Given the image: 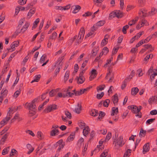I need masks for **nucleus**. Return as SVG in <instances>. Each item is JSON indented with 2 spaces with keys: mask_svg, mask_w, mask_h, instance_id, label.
I'll use <instances>...</instances> for the list:
<instances>
[{
  "mask_svg": "<svg viewBox=\"0 0 157 157\" xmlns=\"http://www.w3.org/2000/svg\"><path fill=\"white\" fill-rule=\"evenodd\" d=\"M37 99H35L32 101L30 103H26L25 105L27 104V108L29 110V114L30 116L34 115L36 113V106L35 102L37 101Z\"/></svg>",
  "mask_w": 157,
  "mask_h": 157,
  "instance_id": "1",
  "label": "nucleus"
},
{
  "mask_svg": "<svg viewBox=\"0 0 157 157\" xmlns=\"http://www.w3.org/2000/svg\"><path fill=\"white\" fill-rule=\"evenodd\" d=\"M63 57L64 56H63L61 58H59L58 59L57 62L54 66V67H57L55 71L56 76L59 73L60 69L62 68V63H61V62L63 59Z\"/></svg>",
  "mask_w": 157,
  "mask_h": 157,
  "instance_id": "2",
  "label": "nucleus"
},
{
  "mask_svg": "<svg viewBox=\"0 0 157 157\" xmlns=\"http://www.w3.org/2000/svg\"><path fill=\"white\" fill-rule=\"evenodd\" d=\"M128 109L131 110L132 112L134 113H136V116L141 118L142 117V113L141 112H139L138 107L136 105H132L128 107Z\"/></svg>",
  "mask_w": 157,
  "mask_h": 157,
  "instance_id": "3",
  "label": "nucleus"
},
{
  "mask_svg": "<svg viewBox=\"0 0 157 157\" xmlns=\"http://www.w3.org/2000/svg\"><path fill=\"white\" fill-rule=\"evenodd\" d=\"M65 145L64 143L63 142V140L61 139L58 141L54 145L55 148L58 147L57 149L58 151H59L61 149L63 148Z\"/></svg>",
  "mask_w": 157,
  "mask_h": 157,
  "instance_id": "4",
  "label": "nucleus"
},
{
  "mask_svg": "<svg viewBox=\"0 0 157 157\" xmlns=\"http://www.w3.org/2000/svg\"><path fill=\"white\" fill-rule=\"evenodd\" d=\"M57 105L56 104L51 105L47 106L44 110V112L48 113L51 112L52 111L56 109H57Z\"/></svg>",
  "mask_w": 157,
  "mask_h": 157,
  "instance_id": "5",
  "label": "nucleus"
},
{
  "mask_svg": "<svg viewBox=\"0 0 157 157\" xmlns=\"http://www.w3.org/2000/svg\"><path fill=\"white\" fill-rule=\"evenodd\" d=\"M116 142L115 145L116 146V144L118 145L119 147H122L124 144L123 142V137L122 136H120L117 139H115L113 141V143Z\"/></svg>",
  "mask_w": 157,
  "mask_h": 157,
  "instance_id": "6",
  "label": "nucleus"
},
{
  "mask_svg": "<svg viewBox=\"0 0 157 157\" xmlns=\"http://www.w3.org/2000/svg\"><path fill=\"white\" fill-rule=\"evenodd\" d=\"M122 16L123 15L122 13L119 11L113 12V13H111L109 14L110 17H117L118 18H121Z\"/></svg>",
  "mask_w": 157,
  "mask_h": 157,
  "instance_id": "7",
  "label": "nucleus"
},
{
  "mask_svg": "<svg viewBox=\"0 0 157 157\" xmlns=\"http://www.w3.org/2000/svg\"><path fill=\"white\" fill-rule=\"evenodd\" d=\"M29 25V24L28 22H26L25 25L23 26L22 28L20 30L19 29H17L15 32V33H17L16 35H18V34L20 33L21 32L24 33L25 31L27 28L28 27Z\"/></svg>",
  "mask_w": 157,
  "mask_h": 157,
  "instance_id": "8",
  "label": "nucleus"
},
{
  "mask_svg": "<svg viewBox=\"0 0 157 157\" xmlns=\"http://www.w3.org/2000/svg\"><path fill=\"white\" fill-rule=\"evenodd\" d=\"M150 149L149 144L148 143L145 144L143 147V153L145 154L146 152L149 151Z\"/></svg>",
  "mask_w": 157,
  "mask_h": 157,
  "instance_id": "9",
  "label": "nucleus"
},
{
  "mask_svg": "<svg viewBox=\"0 0 157 157\" xmlns=\"http://www.w3.org/2000/svg\"><path fill=\"white\" fill-rule=\"evenodd\" d=\"M90 129L88 126H87L84 128L83 130V135L85 136H86L89 133Z\"/></svg>",
  "mask_w": 157,
  "mask_h": 157,
  "instance_id": "10",
  "label": "nucleus"
},
{
  "mask_svg": "<svg viewBox=\"0 0 157 157\" xmlns=\"http://www.w3.org/2000/svg\"><path fill=\"white\" fill-rule=\"evenodd\" d=\"M98 50L99 49L98 47H94L93 48L92 51L91 53V55L93 56H95L97 54L98 52Z\"/></svg>",
  "mask_w": 157,
  "mask_h": 157,
  "instance_id": "11",
  "label": "nucleus"
},
{
  "mask_svg": "<svg viewBox=\"0 0 157 157\" xmlns=\"http://www.w3.org/2000/svg\"><path fill=\"white\" fill-rule=\"evenodd\" d=\"M75 132H72L71 134L67 139V141L70 142H71V141H72L75 138Z\"/></svg>",
  "mask_w": 157,
  "mask_h": 157,
  "instance_id": "12",
  "label": "nucleus"
},
{
  "mask_svg": "<svg viewBox=\"0 0 157 157\" xmlns=\"http://www.w3.org/2000/svg\"><path fill=\"white\" fill-rule=\"evenodd\" d=\"M75 79L77 81V83L78 84L82 83L85 80V78L84 77L79 78L78 77V76L76 77Z\"/></svg>",
  "mask_w": 157,
  "mask_h": 157,
  "instance_id": "13",
  "label": "nucleus"
},
{
  "mask_svg": "<svg viewBox=\"0 0 157 157\" xmlns=\"http://www.w3.org/2000/svg\"><path fill=\"white\" fill-rule=\"evenodd\" d=\"M81 105H80L79 103H78L77 106L75 108V110H74V111L76 113L78 114H79L80 113L81 111Z\"/></svg>",
  "mask_w": 157,
  "mask_h": 157,
  "instance_id": "14",
  "label": "nucleus"
},
{
  "mask_svg": "<svg viewBox=\"0 0 157 157\" xmlns=\"http://www.w3.org/2000/svg\"><path fill=\"white\" fill-rule=\"evenodd\" d=\"M59 131L58 129H52L50 132V135L55 136L58 134Z\"/></svg>",
  "mask_w": 157,
  "mask_h": 157,
  "instance_id": "15",
  "label": "nucleus"
},
{
  "mask_svg": "<svg viewBox=\"0 0 157 157\" xmlns=\"http://www.w3.org/2000/svg\"><path fill=\"white\" fill-rule=\"evenodd\" d=\"M35 9L34 8L30 10L28 13L27 17L29 18H30L32 15L35 13Z\"/></svg>",
  "mask_w": 157,
  "mask_h": 157,
  "instance_id": "16",
  "label": "nucleus"
},
{
  "mask_svg": "<svg viewBox=\"0 0 157 157\" xmlns=\"http://www.w3.org/2000/svg\"><path fill=\"white\" fill-rule=\"evenodd\" d=\"M112 100L114 104L115 105L116 104H117L118 101V95L117 94H115L113 95Z\"/></svg>",
  "mask_w": 157,
  "mask_h": 157,
  "instance_id": "17",
  "label": "nucleus"
},
{
  "mask_svg": "<svg viewBox=\"0 0 157 157\" xmlns=\"http://www.w3.org/2000/svg\"><path fill=\"white\" fill-rule=\"evenodd\" d=\"M77 39V41L78 44H79L81 43L82 42V41L83 39L82 38V37L79 36V38L78 37V36H74L73 41H74L75 40Z\"/></svg>",
  "mask_w": 157,
  "mask_h": 157,
  "instance_id": "18",
  "label": "nucleus"
},
{
  "mask_svg": "<svg viewBox=\"0 0 157 157\" xmlns=\"http://www.w3.org/2000/svg\"><path fill=\"white\" fill-rule=\"evenodd\" d=\"M146 131L145 130H144L143 128H141L139 135V136L140 137H144L146 135Z\"/></svg>",
  "mask_w": 157,
  "mask_h": 157,
  "instance_id": "19",
  "label": "nucleus"
},
{
  "mask_svg": "<svg viewBox=\"0 0 157 157\" xmlns=\"http://www.w3.org/2000/svg\"><path fill=\"white\" fill-rule=\"evenodd\" d=\"M85 34V30L83 27H82L80 29V31L79 32V35L78 37H79V36H82V38H83L84 35Z\"/></svg>",
  "mask_w": 157,
  "mask_h": 157,
  "instance_id": "20",
  "label": "nucleus"
},
{
  "mask_svg": "<svg viewBox=\"0 0 157 157\" xmlns=\"http://www.w3.org/2000/svg\"><path fill=\"white\" fill-rule=\"evenodd\" d=\"M8 134H5L3 137L0 140V144H3L6 140L7 139Z\"/></svg>",
  "mask_w": 157,
  "mask_h": 157,
  "instance_id": "21",
  "label": "nucleus"
},
{
  "mask_svg": "<svg viewBox=\"0 0 157 157\" xmlns=\"http://www.w3.org/2000/svg\"><path fill=\"white\" fill-rule=\"evenodd\" d=\"M139 89L137 87L132 88L131 90V94L132 95H136L138 92Z\"/></svg>",
  "mask_w": 157,
  "mask_h": 157,
  "instance_id": "22",
  "label": "nucleus"
},
{
  "mask_svg": "<svg viewBox=\"0 0 157 157\" xmlns=\"http://www.w3.org/2000/svg\"><path fill=\"white\" fill-rule=\"evenodd\" d=\"M118 112V108L117 107L115 108L113 107L112 108V113L111 114V116H114L115 114H117Z\"/></svg>",
  "mask_w": 157,
  "mask_h": 157,
  "instance_id": "23",
  "label": "nucleus"
},
{
  "mask_svg": "<svg viewBox=\"0 0 157 157\" xmlns=\"http://www.w3.org/2000/svg\"><path fill=\"white\" fill-rule=\"evenodd\" d=\"M81 9V7L79 5H76L75 6V8L72 11V13H77Z\"/></svg>",
  "mask_w": 157,
  "mask_h": 157,
  "instance_id": "24",
  "label": "nucleus"
},
{
  "mask_svg": "<svg viewBox=\"0 0 157 157\" xmlns=\"http://www.w3.org/2000/svg\"><path fill=\"white\" fill-rule=\"evenodd\" d=\"M139 13L140 15H141L142 14V16H140V17H141L142 18H144L147 15V11L146 10H143L141 11Z\"/></svg>",
  "mask_w": 157,
  "mask_h": 157,
  "instance_id": "25",
  "label": "nucleus"
},
{
  "mask_svg": "<svg viewBox=\"0 0 157 157\" xmlns=\"http://www.w3.org/2000/svg\"><path fill=\"white\" fill-rule=\"evenodd\" d=\"M157 101V96L152 97L149 99L148 102L150 104L152 102H155Z\"/></svg>",
  "mask_w": 157,
  "mask_h": 157,
  "instance_id": "26",
  "label": "nucleus"
},
{
  "mask_svg": "<svg viewBox=\"0 0 157 157\" xmlns=\"http://www.w3.org/2000/svg\"><path fill=\"white\" fill-rule=\"evenodd\" d=\"M98 111L96 109H93L90 112V115L92 116L95 117L98 115Z\"/></svg>",
  "mask_w": 157,
  "mask_h": 157,
  "instance_id": "27",
  "label": "nucleus"
},
{
  "mask_svg": "<svg viewBox=\"0 0 157 157\" xmlns=\"http://www.w3.org/2000/svg\"><path fill=\"white\" fill-rule=\"evenodd\" d=\"M105 23L104 21H100L97 22L95 25L96 27H99L103 26Z\"/></svg>",
  "mask_w": 157,
  "mask_h": 157,
  "instance_id": "28",
  "label": "nucleus"
},
{
  "mask_svg": "<svg viewBox=\"0 0 157 157\" xmlns=\"http://www.w3.org/2000/svg\"><path fill=\"white\" fill-rule=\"evenodd\" d=\"M41 77V76L40 75H37L35 76V78L33 80H32L31 83H32L34 82H38L40 78Z\"/></svg>",
  "mask_w": 157,
  "mask_h": 157,
  "instance_id": "29",
  "label": "nucleus"
},
{
  "mask_svg": "<svg viewBox=\"0 0 157 157\" xmlns=\"http://www.w3.org/2000/svg\"><path fill=\"white\" fill-rule=\"evenodd\" d=\"M37 136L40 139H42L44 137V135L43 133L40 131H38L37 133Z\"/></svg>",
  "mask_w": 157,
  "mask_h": 157,
  "instance_id": "30",
  "label": "nucleus"
},
{
  "mask_svg": "<svg viewBox=\"0 0 157 157\" xmlns=\"http://www.w3.org/2000/svg\"><path fill=\"white\" fill-rule=\"evenodd\" d=\"M10 149V147H8L7 148H5L3 150L2 152V155H5L7 154L8 152L9 151Z\"/></svg>",
  "mask_w": 157,
  "mask_h": 157,
  "instance_id": "31",
  "label": "nucleus"
},
{
  "mask_svg": "<svg viewBox=\"0 0 157 157\" xmlns=\"http://www.w3.org/2000/svg\"><path fill=\"white\" fill-rule=\"evenodd\" d=\"M17 151L15 149H12L11 150V153L10 155V157L13 156L15 155H17Z\"/></svg>",
  "mask_w": 157,
  "mask_h": 157,
  "instance_id": "32",
  "label": "nucleus"
},
{
  "mask_svg": "<svg viewBox=\"0 0 157 157\" xmlns=\"http://www.w3.org/2000/svg\"><path fill=\"white\" fill-rule=\"evenodd\" d=\"M157 12V11L155 8H152L151 11L149 12V15L151 16L154 15Z\"/></svg>",
  "mask_w": 157,
  "mask_h": 157,
  "instance_id": "33",
  "label": "nucleus"
},
{
  "mask_svg": "<svg viewBox=\"0 0 157 157\" xmlns=\"http://www.w3.org/2000/svg\"><path fill=\"white\" fill-rule=\"evenodd\" d=\"M58 91V89L52 90L49 92V95L51 97H52L54 95V94L56 93Z\"/></svg>",
  "mask_w": 157,
  "mask_h": 157,
  "instance_id": "34",
  "label": "nucleus"
},
{
  "mask_svg": "<svg viewBox=\"0 0 157 157\" xmlns=\"http://www.w3.org/2000/svg\"><path fill=\"white\" fill-rule=\"evenodd\" d=\"M21 93V90L20 88L18 90L16 91L14 93L13 95V97L16 98H17L18 95L20 94Z\"/></svg>",
  "mask_w": 157,
  "mask_h": 157,
  "instance_id": "35",
  "label": "nucleus"
},
{
  "mask_svg": "<svg viewBox=\"0 0 157 157\" xmlns=\"http://www.w3.org/2000/svg\"><path fill=\"white\" fill-rule=\"evenodd\" d=\"M3 90V89H2L1 92V96L5 97L7 95L8 91L6 89L4 90Z\"/></svg>",
  "mask_w": 157,
  "mask_h": 157,
  "instance_id": "36",
  "label": "nucleus"
},
{
  "mask_svg": "<svg viewBox=\"0 0 157 157\" xmlns=\"http://www.w3.org/2000/svg\"><path fill=\"white\" fill-rule=\"evenodd\" d=\"M105 113L103 112L100 111L99 114L98 119L99 120L101 119L105 115Z\"/></svg>",
  "mask_w": 157,
  "mask_h": 157,
  "instance_id": "37",
  "label": "nucleus"
},
{
  "mask_svg": "<svg viewBox=\"0 0 157 157\" xmlns=\"http://www.w3.org/2000/svg\"><path fill=\"white\" fill-rule=\"evenodd\" d=\"M110 101L109 99H106L103 103V105L104 106L107 107L108 106Z\"/></svg>",
  "mask_w": 157,
  "mask_h": 157,
  "instance_id": "38",
  "label": "nucleus"
},
{
  "mask_svg": "<svg viewBox=\"0 0 157 157\" xmlns=\"http://www.w3.org/2000/svg\"><path fill=\"white\" fill-rule=\"evenodd\" d=\"M69 75V72L67 71L65 74L64 78V80L66 82L68 79Z\"/></svg>",
  "mask_w": 157,
  "mask_h": 157,
  "instance_id": "39",
  "label": "nucleus"
},
{
  "mask_svg": "<svg viewBox=\"0 0 157 157\" xmlns=\"http://www.w3.org/2000/svg\"><path fill=\"white\" fill-rule=\"evenodd\" d=\"M129 28V26L128 25H126L124 26L122 29V32L124 34H125L127 33L126 30Z\"/></svg>",
  "mask_w": 157,
  "mask_h": 157,
  "instance_id": "40",
  "label": "nucleus"
},
{
  "mask_svg": "<svg viewBox=\"0 0 157 157\" xmlns=\"http://www.w3.org/2000/svg\"><path fill=\"white\" fill-rule=\"evenodd\" d=\"M65 114L67 116V117L70 119L71 118V113L68 111H66L65 112Z\"/></svg>",
  "mask_w": 157,
  "mask_h": 157,
  "instance_id": "41",
  "label": "nucleus"
},
{
  "mask_svg": "<svg viewBox=\"0 0 157 157\" xmlns=\"http://www.w3.org/2000/svg\"><path fill=\"white\" fill-rule=\"evenodd\" d=\"M105 87V85H102L99 86L97 88V91L98 92L99 90H104V88Z\"/></svg>",
  "mask_w": 157,
  "mask_h": 157,
  "instance_id": "42",
  "label": "nucleus"
},
{
  "mask_svg": "<svg viewBox=\"0 0 157 157\" xmlns=\"http://www.w3.org/2000/svg\"><path fill=\"white\" fill-rule=\"evenodd\" d=\"M109 49L107 47H105L102 50V52L104 55H106L109 52Z\"/></svg>",
  "mask_w": 157,
  "mask_h": 157,
  "instance_id": "43",
  "label": "nucleus"
},
{
  "mask_svg": "<svg viewBox=\"0 0 157 157\" xmlns=\"http://www.w3.org/2000/svg\"><path fill=\"white\" fill-rule=\"evenodd\" d=\"M10 47H11V48H10V49H8L7 50H8V52H13L14 51L15 49V46H14V45L13 44V43H12L11 45H10Z\"/></svg>",
  "mask_w": 157,
  "mask_h": 157,
  "instance_id": "44",
  "label": "nucleus"
},
{
  "mask_svg": "<svg viewBox=\"0 0 157 157\" xmlns=\"http://www.w3.org/2000/svg\"><path fill=\"white\" fill-rule=\"evenodd\" d=\"M127 79H125L124 81L121 86V88L122 90H123L125 87L126 85V82H127Z\"/></svg>",
  "mask_w": 157,
  "mask_h": 157,
  "instance_id": "45",
  "label": "nucleus"
},
{
  "mask_svg": "<svg viewBox=\"0 0 157 157\" xmlns=\"http://www.w3.org/2000/svg\"><path fill=\"white\" fill-rule=\"evenodd\" d=\"M131 152V150L130 149H128L127 151L125 153L124 155L126 157H129L130 156L129 154Z\"/></svg>",
  "mask_w": 157,
  "mask_h": 157,
  "instance_id": "46",
  "label": "nucleus"
},
{
  "mask_svg": "<svg viewBox=\"0 0 157 157\" xmlns=\"http://www.w3.org/2000/svg\"><path fill=\"white\" fill-rule=\"evenodd\" d=\"M46 57V55H44L41 57L40 61L41 63H43V62H44Z\"/></svg>",
  "mask_w": 157,
  "mask_h": 157,
  "instance_id": "47",
  "label": "nucleus"
},
{
  "mask_svg": "<svg viewBox=\"0 0 157 157\" xmlns=\"http://www.w3.org/2000/svg\"><path fill=\"white\" fill-rule=\"evenodd\" d=\"M82 89L80 90H79L78 91H77L76 92H75V96H78L81 95L82 93Z\"/></svg>",
  "mask_w": 157,
  "mask_h": 157,
  "instance_id": "48",
  "label": "nucleus"
},
{
  "mask_svg": "<svg viewBox=\"0 0 157 157\" xmlns=\"http://www.w3.org/2000/svg\"><path fill=\"white\" fill-rule=\"evenodd\" d=\"M112 136L111 133L110 132L108 133L106 136L105 140L106 141H108L111 138Z\"/></svg>",
  "mask_w": 157,
  "mask_h": 157,
  "instance_id": "49",
  "label": "nucleus"
},
{
  "mask_svg": "<svg viewBox=\"0 0 157 157\" xmlns=\"http://www.w3.org/2000/svg\"><path fill=\"white\" fill-rule=\"evenodd\" d=\"M33 5H34V3H30L29 4L25 7L26 10H28L29 8L32 7Z\"/></svg>",
  "mask_w": 157,
  "mask_h": 157,
  "instance_id": "50",
  "label": "nucleus"
},
{
  "mask_svg": "<svg viewBox=\"0 0 157 157\" xmlns=\"http://www.w3.org/2000/svg\"><path fill=\"white\" fill-rule=\"evenodd\" d=\"M103 92H101V94H97V98L98 99H101L104 95Z\"/></svg>",
  "mask_w": 157,
  "mask_h": 157,
  "instance_id": "51",
  "label": "nucleus"
},
{
  "mask_svg": "<svg viewBox=\"0 0 157 157\" xmlns=\"http://www.w3.org/2000/svg\"><path fill=\"white\" fill-rule=\"evenodd\" d=\"M27 2V0H19L18 3L21 5H23L25 4Z\"/></svg>",
  "mask_w": 157,
  "mask_h": 157,
  "instance_id": "52",
  "label": "nucleus"
},
{
  "mask_svg": "<svg viewBox=\"0 0 157 157\" xmlns=\"http://www.w3.org/2000/svg\"><path fill=\"white\" fill-rule=\"evenodd\" d=\"M92 12L88 11L82 15V16L83 17H88L92 15Z\"/></svg>",
  "mask_w": 157,
  "mask_h": 157,
  "instance_id": "53",
  "label": "nucleus"
},
{
  "mask_svg": "<svg viewBox=\"0 0 157 157\" xmlns=\"http://www.w3.org/2000/svg\"><path fill=\"white\" fill-rule=\"evenodd\" d=\"M152 38V37H150L149 36L147 38L145 39L144 40H142L143 41V43H145L148 42L149 41V40L151 39V38Z\"/></svg>",
  "mask_w": 157,
  "mask_h": 157,
  "instance_id": "54",
  "label": "nucleus"
},
{
  "mask_svg": "<svg viewBox=\"0 0 157 157\" xmlns=\"http://www.w3.org/2000/svg\"><path fill=\"white\" fill-rule=\"evenodd\" d=\"M70 91V90H69L67 91V95H68V96L69 97H71L75 94L74 93H71Z\"/></svg>",
  "mask_w": 157,
  "mask_h": 157,
  "instance_id": "55",
  "label": "nucleus"
},
{
  "mask_svg": "<svg viewBox=\"0 0 157 157\" xmlns=\"http://www.w3.org/2000/svg\"><path fill=\"white\" fill-rule=\"evenodd\" d=\"M110 67H109V68L108 70V72L107 73L106 76L105 77V78L106 79H108V76L110 75V74L112 72V70L109 68Z\"/></svg>",
  "mask_w": 157,
  "mask_h": 157,
  "instance_id": "56",
  "label": "nucleus"
},
{
  "mask_svg": "<svg viewBox=\"0 0 157 157\" xmlns=\"http://www.w3.org/2000/svg\"><path fill=\"white\" fill-rule=\"evenodd\" d=\"M155 120V118H151L148 120L146 122V123H148L149 124H151V123L154 122V121Z\"/></svg>",
  "mask_w": 157,
  "mask_h": 157,
  "instance_id": "57",
  "label": "nucleus"
},
{
  "mask_svg": "<svg viewBox=\"0 0 157 157\" xmlns=\"http://www.w3.org/2000/svg\"><path fill=\"white\" fill-rule=\"evenodd\" d=\"M27 147L29 150H34V148L31 146V145L29 144H27Z\"/></svg>",
  "mask_w": 157,
  "mask_h": 157,
  "instance_id": "58",
  "label": "nucleus"
},
{
  "mask_svg": "<svg viewBox=\"0 0 157 157\" xmlns=\"http://www.w3.org/2000/svg\"><path fill=\"white\" fill-rule=\"evenodd\" d=\"M138 2L141 7L143 6L144 5V0H139Z\"/></svg>",
  "mask_w": 157,
  "mask_h": 157,
  "instance_id": "59",
  "label": "nucleus"
},
{
  "mask_svg": "<svg viewBox=\"0 0 157 157\" xmlns=\"http://www.w3.org/2000/svg\"><path fill=\"white\" fill-rule=\"evenodd\" d=\"M98 29V27H96L95 25H94L92 27L91 29V31L92 32L94 33V32L97 30Z\"/></svg>",
  "mask_w": 157,
  "mask_h": 157,
  "instance_id": "60",
  "label": "nucleus"
},
{
  "mask_svg": "<svg viewBox=\"0 0 157 157\" xmlns=\"http://www.w3.org/2000/svg\"><path fill=\"white\" fill-rule=\"evenodd\" d=\"M108 154V152L107 151L104 152L102 153L100 155V157H105Z\"/></svg>",
  "mask_w": 157,
  "mask_h": 157,
  "instance_id": "61",
  "label": "nucleus"
},
{
  "mask_svg": "<svg viewBox=\"0 0 157 157\" xmlns=\"http://www.w3.org/2000/svg\"><path fill=\"white\" fill-rule=\"evenodd\" d=\"M150 114L152 115H155L157 114V110L156 109L152 110L150 112Z\"/></svg>",
  "mask_w": 157,
  "mask_h": 157,
  "instance_id": "62",
  "label": "nucleus"
},
{
  "mask_svg": "<svg viewBox=\"0 0 157 157\" xmlns=\"http://www.w3.org/2000/svg\"><path fill=\"white\" fill-rule=\"evenodd\" d=\"M26 133H29V134L30 135L33 136H35V134L33 132L30 130H28V131H26Z\"/></svg>",
  "mask_w": 157,
  "mask_h": 157,
  "instance_id": "63",
  "label": "nucleus"
},
{
  "mask_svg": "<svg viewBox=\"0 0 157 157\" xmlns=\"http://www.w3.org/2000/svg\"><path fill=\"white\" fill-rule=\"evenodd\" d=\"M70 7V5H68L65 6L63 7V10H68Z\"/></svg>",
  "mask_w": 157,
  "mask_h": 157,
  "instance_id": "64",
  "label": "nucleus"
}]
</instances>
